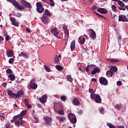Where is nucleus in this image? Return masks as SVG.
<instances>
[{"label":"nucleus","mask_w":128,"mask_h":128,"mask_svg":"<svg viewBox=\"0 0 128 128\" xmlns=\"http://www.w3.org/2000/svg\"><path fill=\"white\" fill-rule=\"evenodd\" d=\"M89 66H86V72H89V69H88Z\"/></svg>","instance_id":"55"},{"label":"nucleus","mask_w":128,"mask_h":128,"mask_svg":"<svg viewBox=\"0 0 128 128\" xmlns=\"http://www.w3.org/2000/svg\"><path fill=\"white\" fill-rule=\"evenodd\" d=\"M7 93L9 96L13 98H21L24 94V92L22 90L18 91L16 94L14 93L11 90H8Z\"/></svg>","instance_id":"1"},{"label":"nucleus","mask_w":128,"mask_h":128,"mask_svg":"<svg viewBox=\"0 0 128 128\" xmlns=\"http://www.w3.org/2000/svg\"><path fill=\"white\" fill-rule=\"evenodd\" d=\"M0 40H4V38L3 37V36H0V43L1 42Z\"/></svg>","instance_id":"58"},{"label":"nucleus","mask_w":128,"mask_h":128,"mask_svg":"<svg viewBox=\"0 0 128 128\" xmlns=\"http://www.w3.org/2000/svg\"><path fill=\"white\" fill-rule=\"evenodd\" d=\"M34 119L37 121L39 120V118L38 116H34Z\"/></svg>","instance_id":"61"},{"label":"nucleus","mask_w":128,"mask_h":128,"mask_svg":"<svg viewBox=\"0 0 128 128\" xmlns=\"http://www.w3.org/2000/svg\"><path fill=\"white\" fill-rule=\"evenodd\" d=\"M84 36L86 38V40H89V37H88V36L87 35H86V34H84Z\"/></svg>","instance_id":"59"},{"label":"nucleus","mask_w":128,"mask_h":128,"mask_svg":"<svg viewBox=\"0 0 128 128\" xmlns=\"http://www.w3.org/2000/svg\"><path fill=\"white\" fill-rule=\"evenodd\" d=\"M108 126L110 128H115L116 126H114V124H112V123H108L107 124Z\"/></svg>","instance_id":"35"},{"label":"nucleus","mask_w":128,"mask_h":128,"mask_svg":"<svg viewBox=\"0 0 128 128\" xmlns=\"http://www.w3.org/2000/svg\"><path fill=\"white\" fill-rule=\"evenodd\" d=\"M58 114L60 115H62V116H64V110H60L58 111Z\"/></svg>","instance_id":"41"},{"label":"nucleus","mask_w":128,"mask_h":128,"mask_svg":"<svg viewBox=\"0 0 128 128\" xmlns=\"http://www.w3.org/2000/svg\"><path fill=\"white\" fill-rule=\"evenodd\" d=\"M117 2H118V4L122 8L126 7L125 6V4H124V3L122 2L121 0H118Z\"/></svg>","instance_id":"28"},{"label":"nucleus","mask_w":128,"mask_h":128,"mask_svg":"<svg viewBox=\"0 0 128 128\" xmlns=\"http://www.w3.org/2000/svg\"><path fill=\"white\" fill-rule=\"evenodd\" d=\"M66 78L68 80L70 81V82H72L74 80L72 76L70 75L66 76Z\"/></svg>","instance_id":"33"},{"label":"nucleus","mask_w":128,"mask_h":128,"mask_svg":"<svg viewBox=\"0 0 128 128\" xmlns=\"http://www.w3.org/2000/svg\"><path fill=\"white\" fill-rule=\"evenodd\" d=\"M60 100L63 102H66V96H62L60 98Z\"/></svg>","instance_id":"40"},{"label":"nucleus","mask_w":128,"mask_h":128,"mask_svg":"<svg viewBox=\"0 0 128 128\" xmlns=\"http://www.w3.org/2000/svg\"><path fill=\"white\" fill-rule=\"evenodd\" d=\"M90 31L91 32L90 34V38L93 40H94L96 39V33L92 28L90 29Z\"/></svg>","instance_id":"11"},{"label":"nucleus","mask_w":128,"mask_h":128,"mask_svg":"<svg viewBox=\"0 0 128 128\" xmlns=\"http://www.w3.org/2000/svg\"><path fill=\"white\" fill-rule=\"evenodd\" d=\"M20 126H24V125L23 124L26 122L25 120H20Z\"/></svg>","instance_id":"46"},{"label":"nucleus","mask_w":128,"mask_h":128,"mask_svg":"<svg viewBox=\"0 0 128 128\" xmlns=\"http://www.w3.org/2000/svg\"><path fill=\"white\" fill-rule=\"evenodd\" d=\"M118 21L120 22H128V18H126V16L124 14H120L118 16Z\"/></svg>","instance_id":"7"},{"label":"nucleus","mask_w":128,"mask_h":128,"mask_svg":"<svg viewBox=\"0 0 128 128\" xmlns=\"http://www.w3.org/2000/svg\"><path fill=\"white\" fill-rule=\"evenodd\" d=\"M118 9L120 10H126V8H124L123 7L119 6Z\"/></svg>","instance_id":"57"},{"label":"nucleus","mask_w":128,"mask_h":128,"mask_svg":"<svg viewBox=\"0 0 128 128\" xmlns=\"http://www.w3.org/2000/svg\"><path fill=\"white\" fill-rule=\"evenodd\" d=\"M98 8V7L96 6H94L92 8V10H96Z\"/></svg>","instance_id":"60"},{"label":"nucleus","mask_w":128,"mask_h":128,"mask_svg":"<svg viewBox=\"0 0 128 128\" xmlns=\"http://www.w3.org/2000/svg\"><path fill=\"white\" fill-rule=\"evenodd\" d=\"M20 2L22 6L25 8H32V5L30 3L28 2L26 0H20Z\"/></svg>","instance_id":"5"},{"label":"nucleus","mask_w":128,"mask_h":128,"mask_svg":"<svg viewBox=\"0 0 128 128\" xmlns=\"http://www.w3.org/2000/svg\"><path fill=\"white\" fill-rule=\"evenodd\" d=\"M24 102L28 108H32L31 105L29 104V100L28 99H24Z\"/></svg>","instance_id":"19"},{"label":"nucleus","mask_w":128,"mask_h":128,"mask_svg":"<svg viewBox=\"0 0 128 128\" xmlns=\"http://www.w3.org/2000/svg\"><path fill=\"white\" fill-rule=\"evenodd\" d=\"M10 40V36H8V34L5 36V40L8 41Z\"/></svg>","instance_id":"50"},{"label":"nucleus","mask_w":128,"mask_h":128,"mask_svg":"<svg viewBox=\"0 0 128 128\" xmlns=\"http://www.w3.org/2000/svg\"><path fill=\"white\" fill-rule=\"evenodd\" d=\"M6 72L8 74H12V71L10 68H9V69L6 70Z\"/></svg>","instance_id":"45"},{"label":"nucleus","mask_w":128,"mask_h":128,"mask_svg":"<svg viewBox=\"0 0 128 128\" xmlns=\"http://www.w3.org/2000/svg\"><path fill=\"white\" fill-rule=\"evenodd\" d=\"M5 119V116H2V115H0V120H3Z\"/></svg>","instance_id":"54"},{"label":"nucleus","mask_w":128,"mask_h":128,"mask_svg":"<svg viewBox=\"0 0 128 128\" xmlns=\"http://www.w3.org/2000/svg\"><path fill=\"white\" fill-rule=\"evenodd\" d=\"M44 68L45 69V70L47 72H50V68H48V66H46V65H44Z\"/></svg>","instance_id":"38"},{"label":"nucleus","mask_w":128,"mask_h":128,"mask_svg":"<svg viewBox=\"0 0 128 128\" xmlns=\"http://www.w3.org/2000/svg\"><path fill=\"white\" fill-rule=\"evenodd\" d=\"M14 60L13 58H11L8 60V62L10 64H12L14 62Z\"/></svg>","instance_id":"44"},{"label":"nucleus","mask_w":128,"mask_h":128,"mask_svg":"<svg viewBox=\"0 0 128 128\" xmlns=\"http://www.w3.org/2000/svg\"><path fill=\"white\" fill-rule=\"evenodd\" d=\"M44 120H45L44 124L46 125H50V124L51 121L52 120V119L51 117L48 116H45L44 117Z\"/></svg>","instance_id":"10"},{"label":"nucleus","mask_w":128,"mask_h":128,"mask_svg":"<svg viewBox=\"0 0 128 128\" xmlns=\"http://www.w3.org/2000/svg\"><path fill=\"white\" fill-rule=\"evenodd\" d=\"M16 122H15V125L18 127H20V120H16Z\"/></svg>","instance_id":"42"},{"label":"nucleus","mask_w":128,"mask_h":128,"mask_svg":"<svg viewBox=\"0 0 128 128\" xmlns=\"http://www.w3.org/2000/svg\"><path fill=\"white\" fill-rule=\"evenodd\" d=\"M2 86H4V88H6L7 86V84L4 82L2 84Z\"/></svg>","instance_id":"53"},{"label":"nucleus","mask_w":128,"mask_h":128,"mask_svg":"<svg viewBox=\"0 0 128 128\" xmlns=\"http://www.w3.org/2000/svg\"><path fill=\"white\" fill-rule=\"evenodd\" d=\"M100 72H101L100 69L98 68V67H96L95 68H94L93 70L92 71L91 74L94 75L96 74V73H99Z\"/></svg>","instance_id":"13"},{"label":"nucleus","mask_w":128,"mask_h":128,"mask_svg":"<svg viewBox=\"0 0 128 128\" xmlns=\"http://www.w3.org/2000/svg\"><path fill=\"white\" fill-rule=\"evenodd\" d=\"M83 112L82 110H79L78 111V113L80 114H82Z\"/></svg>","instance_id":"64"},{"label":"nucleus","mask_w":128,"mask_h":128,"mask_svg":"<svg viewBox=\"0 0 128 128\" xmlns=\"http://www.w3.org/2000/svg\"><path fill=\"white\" fill-rule=\"evenodd\" d=\"M8 78H10V80L14 81L16 80L15 76L14 74H10L8 76Z\"/></svg>","instance_id":"27"},{"label":"nucleus","mask_w":128,"mask_h":128,"mask_svg":"<svg viewBox=\"0 0 128 128\" xmlns=\"http://www.w3.org/2000/svg\"><path fill=\"white\" fill-rule=\"evenodd\" d=\"M106 75L108 76H110L111 77H112L114 76L115 75V73L114 72H113L112 70H108L106 72Z\"/></svg>","instance_id":"20"},{"label":"nucleus","mask_w":128,"mask_h":128,"mask_svg":"<svg viewBox=\"0 0 128 128\" xmlns=\"http://www.w3.org/2000/svg\"><path fill=\"white\" fill-rule=\"evenodd\" d=\"M7 2H10L14 6L15 8L18 9V10H24V7H23L20 5L18 2H17L16 0H6Z\"/></svg>","instance_id":"2"},{"label":"nucleus","mask_w":128,"mask_h":128,"mask_svg":"<svg viewBox=\"0 0 128 128\" xmlns=\"http://www.w3.org/2000/svg\"><path fill=\"white\" fill-rule=\"evenodd\" d=\"M26 114V110H22L20 114H21V116H25Z\"/></svg>","instance_id":"37"},{"label":"nucleus","mask_w":128,"mask_h":128,"mask_svg":"<svg viewBox=\"0 0 128 128\" xmlns=\"http://www.w3.org/2000/svg\"><path fill=\"white\" fill-rule=\"evenodd\" d=\"M14 52L12 51H10L8 52H7V56L8 57H12L13 56Z\"/></svg>","instance_id":"30"},{"label":"nucleus","mask_w":128,"mask_h":128,"mask_svg":"<svg viewBox=\"0 0 128 128\" xmlns=\"http://www.w3.org/2000/svg\"><path fill=\"white\" fill-rule=\"evenodd\" d=\"M42 22L44 24H47L48 22V16H43L42 17Z\"/></svg>","instance_id":"16"},{"label":"nucleus","mask_w":128,"mask_h":128,"mask_svg":"<svg viewBox=\"0 0 128 128\" xmlns=\"http://www.w3.org/2000/svg\"><path fill=\"white\" fill-rule=\"evenodd\" d=\"M15 16L18 18H20L22 16V14L20 12H17Z\"/></svg>","instance_id":"49"},{"label":"nucleus","mask_w":128,"mask_h":128,"mask_svg":"<svg viewBox=\"0 0 128 128\" xmlns=\"http://www.w3.org/2000/svg\"><path fill=\"white\" fill-rule=\"evenodd\" d=\"M122 40V36H118V40L120 41V40Z\"/></svg>","instance_id":"63"},{"label":"nucleus","mask_w":128,"mask_h":128,"mask_svg":"<svg viewBox=\"0 0 128 128\" xmlns=\"http://www.w3.org/2000/svg\"><path fill=\"white\" fill-rule=\"evenodd\" d=\"M96 15H97L98 16L100 17V18H103L104 19H106V17L100 14H96Z\"/></svg>","instance_id":"48"},{"label":"nucleus","mask_w":128,"mask_h":128,"mask_svg":"<svg viewBox=\"0 0 128 128\" xmlns=\"http://www.w3.org/2000/svg\"><path fill=\"white\" fill-rule=\"evenodd\" d=\"M110 70L112 72H118V68L114 66H111Z\"/></svg>","instance_id":"26"},{"label":"nucleus","mask_w":128,"mask_h":128,"mask_svg":"<svg viewBox=\"0 0 128 128\" xmlns=\"http://www.w3.org/2000/svg\"><path fill=\"white\" fill-rule=\"evenodd\" d=\"M69 120L72 124H75L76 122V116L72 113H70L68 114Z\"/></svg>","instance_id":"6"},{"label":"nucleus","mask_w":128,"mask_h":128,"mask_svg":"<svg viewBox=\"0 0 128 128\" xmlns=\"http://www.w3.org/2000/svg\"><path fill=\"white\" fill-rule=\"evenodd\" d=\"M50 6H54L55 4L54 0H50Z\"/></svg>","instance_id":"43"},{"label":"nucleus","mask_w":128,"mask_h":128,"mask_svg":"<svg viewBox=\"0 0 128 128\" xmlns=\"http://www.w3.org/2000/svg\"><path fill=\"white\" fill-rule=\"evenodd\" d=\"M50 32L54 34V36H57L58 32L56 31V28H53L50 30Z\"/></svg>","instance_id":"18"},{"label":"nucleus","mask_w":128,"mask_h":128,"mask_svg":"<svg viewBox=\"0 0 128 128\" xmlns=\"http://www.w3.org/2000/svg\"><path fill=\"white\" fill-rule=\"evenodd\" d=\"M72 102H73L75 106H79L80 104V100L76 98L74 99V100L72 101Z\"/></svg>","instance_id":"21"},{"label":"nucleus","mask_w":128,"mask_h":128,"mask_svg":"<svg viewBox=\"0 0 128 128\" xmlns=\"http://www.w3.org/2000/svg\"><path fill=\"white\" fill-rule=\"evenodd\" d=\"M122 85V82L120 81H118L117 82V86H120Z\"/></svg>","instance_id":"52"},{"label":"nucleus","mask_w":128,"mask_h":128,"mask_svg":"<svg viewBox=\"0 0 128 128\" xmlns=\"http://www.w3.org/2000/svg\"><path fill=\"white\" fill-rule=\"evenodd\" d=\"M76 42L74 40L70 44V49L72 50H74L75 48Z\"/></svg>","instance_id":"24"},{"label":"nucleus","mask_w":128,"mask_h":128,"mask_svg":"<svg viewBox=\"0 0 128 128\" xmlns=\"http://www.w3.org/2000/svg\"><path fill=\"white\" fill-rule=\"evenodd\" d=\"M112 64H114V62H118L119 60H116V59H112V58H110L108 60Z\"/></svg>","instance_id":"29"},{"label":"nucleus","mask_w":128,"mask_h":128,"mask_svg":"<svg viewBox=\"0 0 128 128\" xmlns=\"http://www.w3.org/2000/svg\"><path fill=\"white\" fill-rule=\"evenodd\" d=\"M88 92L92 94H94V90L92 89L89 88L88 89Z\"/></svg>","instance_id":"51"},{"label":"nucleus","mask_w":128,"mask_h":128,"mask_svg":"<svg viewBox=\"0 0 128 128\" xmlns=\"http://www.w3.org/2000/svg\"><path fill=\"white\" fill-rule=\"evenodd\" d=\"M20 56H23L25 58H28V54H26L24 52H20V54H19Z\"/></svg>","instance_id":"25"},{"label":"nucleus","mask_w":128,"mask_h":128,"mask_svg":"<svg viewBox=\"0 0 128 128\" xmlns=\"http://www.w3.org/2000/svg\"><path fill=\"white\" fill-rule=\"evenodd\" d=\"M66 120V118L65 117L62 116V118H60L59 119L58 121H59L60 122H63L64 120Z\"/></svg>","instance_id":"39"},{"label":"nucleus","mask_w":128,"mask_h":128,"mask_svg":"<svg viewBox=\"0 0 128 128\" xmlns=\"http://www.w3.org/2000/svg\"><path fill=\"white\" fill-rule=\"evenodd\" d=\"M36 106L38 108H42V106L40 104L38 103L36 104Z\"/></svg>","instance_id":"56"},{"label":"nucleus","mask_w":128,"mask_h":128,"mask_svg":"<svg viewBox=\"0 0 128 128\" xmlns=\"http://www.w3.org/2000/svg\"><path fill=\"white\" fill-rule=\"evenodd\" d=\"M122 108V106L121 104H117L116 106H115V108H116L118 110H120Z\"/></svg>","instance_id":"36"},{"label":"nucleus","mask_w":128,"mask_h":128,"mask_svg":"<svg viewBox=\"0 0 128 128\" xmlns=\"http://www.w3.org/2000/svg\"><path fill=\"white\" fill-rule=\"evenodd\" d=\"M112 9L114 12H117L116 6L115 5L112 6Z\"/></svg>","instance_id":"34"},{"label":"nucleus","mask_w":128,"mask_h":128,"mask_svg":"<svg viewBox=\"0 0 128 128\" xmlns=\"http://www.w3.org/2000/svg\"><path fill=\"white\" fill-rule=\"evenodd\" d=\"M100 82L101 84L106 86L108 84V81L104 77H101L99 78Z\"/></svg>","instance_id":"8"},{"label":"nucleus","mask_w":128,"mask_h":128,"mask_svg":"<svg viewBox=\"0 0 128 128\" xmlns=\"http://www.w3.org/2000/svg\"><path fill=\"white\" fill-rule=\"evenodd\" d=\"M44 15L47 16H50V12L48 10L46 9L44 12Z\"/></svg>","instance_id":"23"},{"label":"nucleus","mask_w":128,"mask_h":128,"mask_svg":"<svg viewBox=\"0 0 128 128\" xmlns=\"http://www.w3.org/2000/svg\"><path fill=\"white\" fill-rule=\"evenodd\" d=\"M64 34H65V36H66L65 37L66 38V40L68 39V35L70 34V32H68V30H65Z\"/></svg>","instance_id":"32"},{"label":"nucleus","mask_w":128,"mask_h":128,"mask_svg":"<svg viewBox=\"0 0 128 128\" xmlns=\"http://www.w3.org/2000/svg\"><path fill=\"white\" fill-rule=\"evenodd\" d=\"M90 98L97 104H100L102 102V98L99 94H90Z\"/></svg>","instance_id":"3"},{"label":"nucleus","mask_w":128,"mask_h":128,"mask_svg":"<svg viewBox=\"0 0 128 128\" xmlns=\"http://www.w3.org/2000/svg\"><path fill=\"white\" fill-rule=\"evenodd\" d=\"M97 11L103 14H106L108 13V11L105 10V8H99L97 10Z\"/></svg>","instance_id":"17"},{"label":"nucleus","mask_w":128,"mask_h":128,"mask_svg":"<svg viewBox=\"0 0 128 128\" xmlns=\"http://www.w3.org/2000/svg\"><path fill=\"white\" fill-rule=\"evenodd\" d=\"M46 96L43 95L42 96V98H39V100H40V102L42 104H45L46 102Z\"/></svg>","instance_id":"15"},{"label":"nucleus","mask_w":128,"mask_h":128,"mask_svg":"<svg viewBox=\"0 0 128 128\" xmlns=\"http://www.w3.org/2000/svg\"><path fill=\"white\" fill-rule=\"evenodd\" d=\"M18 119L19 120H22L23 119V116H22V114H18L16 115V116H13V120H18Z\"/></svg>","instance_id":"14"},{"label":"nucleus","mask_w":128,"mask_h":128,"mask_svg":"<svg viewBox=\"0 0 128 128\" xmlns=\"http://www.w3.org/2000/svg\"><path fill=\"white\" fill-rule=\"evenodd\" d=\"M29 86L32 89H36L38 88V84H34V80H32L29 85Z\"/></svg>","instance_id":"12"},{"label":"nucleus","mask_w":128,"mask_h":128,"mask_svg":"<svg viewBox=\"0 0 128 128\" xmlns=\"http://www.w3.org/2000/svg\"><path fill=\"white\" fill-rule=\"evenodd\" d=\"M10 20L11 22V24L12 26H18V24H19L18 22L16 20V18L11 17L10 18Z\"/></svg>","instance_id":"9"},{"label":"nucleus","mask_w":128,"mask_h":128,"mask_svg":"<svg viewBox=\"0 0 128 128\" xmlns=\"http://www.w3.org/2000/svg\"><path fill=\"white\" fill-rule=\"evenodd\" d=\"M36 11L38 13H42L44 11V8L40 2H38L36 4Z\"/></svg>","instance_id":"4"},{"label":"nucleus","mask_w":128,"mask_h":128,"mask_svg":"<svg viewBox=\"0 0 128 128\" xmlns=\"http://www.w3.org/2000/svg\"><path fill=\"white\" fill-rule=\"evenodd\" d=\"M79 43L81 45H83L86 42V39L84 38L82 40L80 37L78 38Z\"/></svg>","instance_id":"22"},{"label":"nucleus","mask_w":128,"mask_h":128,"mask_svg":"<svg viewBox=\"0 0 128 128\" xmlns=\"http://www.w3.org/2000/svg\"><path fill=\"white\" fill-rule=\"evenodd\" d=\"M26 31L28 32H30V28H26Z\"/></svg>","instance_id":"62"},{"label":"nucleus","mask_w":128,"mask_h":128,"mask_svg":"<svg viewBox=\"0 0 128 128\" xmlns=\"http://www.w3.org/2000/svg\"><path fill=\"white\" fill-rule=\"evenodd\" d=\"M56 68L58 69V70L59 71H62L64 69V67L60 66V65H57L56 66Z\"/></svg>","instance_id":"31"},{"label":"nucleus","mask_w":128,"mask_h":128,"mask_svg":"<svg viewBox=\"0 0 128 128\" xmlns=\"http://www.w3.org/2000/svg\"><path fill=\"white\" fill-rule=\"evenodd\" d=\"M60 61L59 59L58 58V56H56V57H55L54 61V62L58 63Z\"/></svg>","instance_id":"47"}]
</instances>
